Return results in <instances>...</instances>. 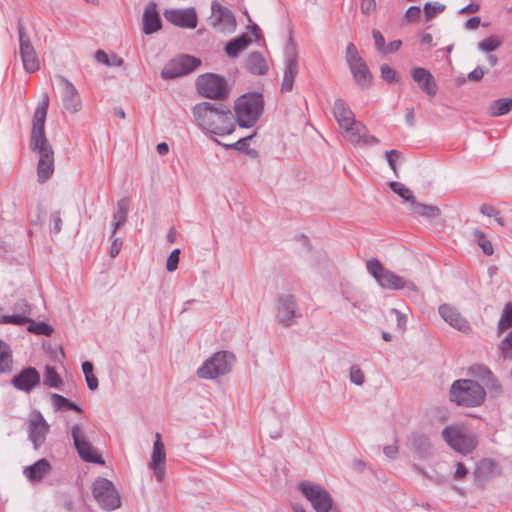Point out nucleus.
Wrapping results in <instances>:
<instances>
[{
    "label": "nucleus",
    "instance_id": "f257e3e1",
    "mask_svg": "<svg viewBox=\"0 0 512 512\" xmlns=\"http://www.w3.org/2000/svg\"><path fill=\"white\" fill-rule=\"evenodd\" d=\"M48 106L49 96L44 93L34 111L30 135V148L39 155L37 175L41 182L49 179L54 172V151L45 135Z\"/></svg>",
    "mask_w": 512,
    "mask_h": 512
},
{
    "label": "nucleus",
    "instance_id": "f03ea898",
    "mask_svg": "<svg viewBox=\"0 0 512 512\" xmlns=\"http://www.w3.org/2000/svg\"><path fill=\"white\" fill-rule=\"evenodd\" d=\"M192 113L196 124L207 134L226 136L235 130V117L227 105L201 102Z\"/></svg>",
    "mask_w": 512,
    "mask_h": 512
},
{
    "label": "nucleus",
    "instance_id": "7ed1b4c3",
    "mask_svg": "<svg viewBox=\"0 0 512 512\" xmlns=\"http://www.w3.org/2000/svg\"><path fill=\"white\" fill-rule=\"evenodd\" d=\"M486 397L485 389L475 380L459 379L453 382L449 391L450 401L458 406L477 407Z\"/></svg>",
    "mask_w": 512,
    "mask_h": 512
},
{
    "label": "nucleus",
    "instance_id": "20e7f679",
    "mask_svg": "<svg viewBox=\"0 0 512 512\" xmlns=\"http://www.w3.org/2000/svg\"><path fill=\"white\" fill-rule=\"evenodd\" d=\"M235 115L240 127H252L263 111V99L259 94H245L235 103Z\"/></svg>",
    "mask_w": 512,
    "mask_h": 512
},
{
    "label": "nucleus",
    "instance_id": "39448f33",
    "mask_svg": "<svg viewBox=\"0 0 512 512\" xmlns=\"http://www.w3.org/2000/svg\"><path fill=\"white\" fill-rule=\"evenodd\" d=\"M368 272L375 278L378 284L385 289L399 290L407 289L416 291V285L411 281H406L403 277L387 270L376 258H371L366 262Z\"/></svg>",
    "mask_w": 512,
    "mask_h": 512
},
{
    "label": "nucleus",
    "instance_id": "423d86ee",
    "mask_svg": "<svg viewBox=\"0 0 512 512\" xmlns=\"http://www.w3.org/2000/svg\"><path fill=\"white\" fill-rule=\"evenodd\" d=\"M234 355L227 351L214 353L197 369V375L203 379H216L232 369Z\"/></svg>",
    "mask_w": 512,
    "mask_h": 512
},
{
    "label": "nucleus",
    "instance_id": "0eeeda50",
    "mask_svg": "<svg viewBox=\"0 0 512 512\" xmlns=\"http://www.w3.org/2000/svg\"><path fill=\"white\" fill-rule=\"evenodd\" d=\"M92 494L100 508L114 511L121 506V498L112 481L98 477L92 484Z\"/></svg>",
    "mask_w": 512,
    "mask_h": 512
},
{
    "label": "nucleus",
    "instance_id": "6e6552de",
    "mask_svg": "<svg viewBox=\"0 0 512 512\" xmlns=\"http://www.w3.org/2000/svg\"><path fill=\"white\" fill-rule=\"evenodd\" d=\"M444 441L455 451L467 454L477 445L473 434L458 426H446L442 431Z\"/></svg>",
    "mask_w": 512,
    "mask_h": 512
},
{
    "label": "nucleus",
    "instance_id": "1a4fd4ad",
    "mask_svg": "<svg viewBox=\"0 0 512 512\" xmlns=\"http://www.w3.org/2000/svg\"><path fill=\"white\" fill-rule=\"evenodd\" d=\"M298 488L316 512L330 511L333 500L329 492L322 486L311 481H303L299 483Z\"/></svg>",
    "mask_w": 512,
    "mask_h": 512
},
{
    "label": "nucleus",
    "instance_id": "9d476101",
    "mask_svg": "<svg viewBox=\"0 0 512 512\" xmlns=\"http://www.w3.org/2000/svg\"><path fill=\"white\" fill-rule=\"evenodd\" d=\"M198 92L210 99H222L228 94L225 79L215 74L200 75L196 81Z\"/></svg>",
    "mask_w": 512,
    "mask_h": 512
},
{
    "label": "nucleus",
    "instance_id": "9b49d317",
    "mask_svg": "<svg viewBox=\"0 0 512 512\" xmlns=\"http://www.w3.org/2000/svg\"><path fill=\"white\" fill-rule=\"evenodd\" d=\"M301 317L297 301L292 294H282L276 301V320L284 327H290Z\"/></svg>",
    "mask_w": 512,
    "mask_h": 512
},
{
    "label": "nucleus",
    "instance_id": "f8f14e48",
    "mask_svg": "<svg viewBox=\"0 0 512 512\" xmlns=\"http://www.w3.org/2000/svg\"><path fill=\"white\" fill-rule=\"evenodd\" d=\"M201 64L200 59L190 55H180L171 59L162 69L163 79H174L194 71Z\"/></svg>",
    "mask_w": 512,
    "mask_h": 512
},
{
    "label": "nucleus",
    "instance_id": "ddd939ff",
    "mask_svg": "<svg viewBox=\"0 0 512 512\" xmlns=\"http://www.w3.org/2000/svg\"><path fill=\"white\" fill-rule=\"evenodd\" d=\"M17 30L23 67L26 72L33 73L39 69L40 64L30 38L25 32V28L21 19H19L17 22Z\"/></svg>",
    "mask_w": 512,
    "mask_h": 512
},
{
    "label": "nucleus",
    "instance_id": "4468645a",
    "mask_svg": "<svg viewBox=\"0 0 512 512\" xmlns=\"http://www.w3.org/2000/svg\"><path fill=\"white\" fill-rule=\"evenodd\" d=\"M74 446L82 460L88 463L104 464V460L96 449L86 440L84 432L79 424L71 428Z\"/></svg>",
    "mask_w": 512,
    "mask_h": 512
},
{
    "label": "nucleus",
    "instance_id": "2eb2a0df",
    "mask_svg": "<svg viewBox=\"0 0 512 512\" xmlns=\"http://www.w3.org/2000/svg\"><path fill=\"white\" fill-rule=\"evenodd\" d=\"M299 72L297 52L294 47H287L285 50V61L283 70V79L281 83V92L292 91L294 81Z\"/></svg>",
    "mask_w": 512,
    "mask_h": 512
},
{
    "label": "nucleus",
    "instance_id": "dca6fc26",
    "mask_svg": "<svg viewBox=\"0 0 512 512\" xmlns=\"http://www.w3.org/2000/svg\"><path fill=\"white\" fill-rule=\"evenodd\" d=\"M58 83L61 87L62 102L66 110L76 113L82 108V101L76 87L65 77L59 76Z\"/></svg>",
    "mask_w": 512,
    "mask_h": 512
},
{
    "label": "nucleus",
    "instance_id": "f3484780",
    "mask_svg": "<svg viewBox=\"0 0 512 512\" xmlns=\"http://www.w3.org/2000/svg\"><path fill=\"white\" fill-rule=\"evenodd\" d=\"M211 9L210 23L214 28L221 32L230 31L234 28L235 18L228 8L222 6L217 1H213Z\"/></svg>",
    "mask_w": 512,
    "mask_h": 512
},
{
    "label": "nucleus",
    "instance_id": "a211bd4d",
    "mask_svg": "<svg viewBox=\"0 0 512 512\" xmlns=\"http://www.w3.org/2000/svg\"><path fill=\"white\" fill-rule=\"evenodd\" d=\"M403 202L407 204L408 211L425 219L432 220L440 215V209L435 205H428L419 202L415 194H398Z\"/></svg>",
    "mask_w": 512,
    "mask_h": 512
},
{
    "label": "nucleus",
    "instance_id": "6ab92c4d",
    "mask_svg": "<svg viewBox=\"0 0 512 512\" xmlns=\"http://www.w3.org/2000/svg\"><path fill=\"white\" fill-rule=\"evenodd\" d=\"M164 16L168 22L182 28L197 26V15L194 8L166 10Z\"/></svg>",
    "mask_w": 512,
    "mask_h": 512
},
{
    "label": "nucleus",
    "instance_id": "aec40b11",
    "mask_svg": "<svg viewBox=\"0 0 512 512\" xmlns=\"http://www.w3.org/2000/svg\"><path fill=\"white\" fill-rule=\"evenodd\" d=\"M49 431V425L40 412H37L29 420V439L33 443L35 449H38L46 439Z\"/></svg>",
    "mask_w": 512,
    "mask_h": 512
},
{
    "label": "nucleus",
    "instance_id": "412c9836",
    "mask_svg": "<svg viewBox=\"0 0 512 512\" xmlns=\"http://www.w3.org/2000/svg\"><path fill=\"white\" fill-rule=\"evenodd\" d=\"M15 388L24 392H31L40 384V374L34 367H27L12 379Z\"/></svg>",
    "mask_w": 512,
    "mask_h": 512
},
{
    "label": "nucleus",
    "instance_id": "4be33fe9",
    "mask_svg": "<svg viewBox=\"0 0 512 512\" xmlns=\"http://www.w3.org/2000/svg\"><path fill=\"white\" fill-rule=\"evenodd\" d=\"M438 311L443 320L453 328L463 333H467L468 331H470L471 327L469 322L460 314V312L455 307L449 304H442L440 305Z\"/></svg>",
    "mask_w": 512,
    "mask_h": 512
},
{
    "label": "nucleus",
    "instance_id": "5701e85b",
    "mask_svg": "<svg viewBox=\"0 0 512 512\" xmlns=\"http://www.w3.org/2000/svg\"><path fill=\"white\" fill-rule=\"evenodd\" d=\"M411 76L425 94L430 97L436 95L437 84L434 76L429 70L421 67H415L411 70Z\"/></svg>",
    "mask_w": 512,
    "mask_h": 512
},
{
    "label": "nucleus",
    "instance_id": "b1692460",
    "mask_svg": "<svg viewBox=\"0 0 512 512\" xmlns=\"http://www.w3.org/2000/svg\"><path fill=\"white\" fill-rule=\"evenodd\" d=\"M333 114L340 128H347L348 126L355 124L354 113L342 99H337L335 101Z\"/></svg>",
    "mask_w": 512,
    "mask_h": 512
},
{
    "label": "nucleus",
    "instance_id": "393cba45",
    "mask_svg": "<svg viewBox=\"0 0 512 512\" xmlns=\"http://www.w3.org/2000/svg\"><path fill=\"white\" fill-rule=\"evenodd\" d=\"M161 28V20L157 12V6L150 2L143 13V32L150 35Z\"/></svg>",
    "mask_w": 512,
    "mask_h": 512
},
{
    "label": "nucleus",
    "instance_id": "a878e982",
    "mask_svg": "<svg viewBox=\"0 0 512 512\" xmlns=\"http://www.w3.org/2000/svg\"><path fill=\"white\" fill-rule=\"evenodd\" d=\"M410 448L420 457L426 458L431 453V442L428 436L415 433L409 438Z\"/></svg>",
    "mask_w": 512,
    "mask_h": 512
},
{
    "label": "nucleus",
    "instance_id": "bb28decb",
    "mask_svg": "<svg viewBox=\"0 0 512 512\" xmlns=\"http://www.w3.org/2000/svg\"><path fill=\"white\" fill-rule=\"evenodd\" d=\"M246 69L254 75H265L268 72V65L265 58L259 52H252L245 61Z\"/></svg>",
    "mask_w": 512,
    "mask_h": 512
},
{
    "label": "nucleus",
    "instance_id": "cd10ccee",
    "mask_svg": "<svg viewBox=\"0 0 512 512\" xmlns=\"http://www.w3.org/2000/svg\"><path fill=\"white\" fill-rule=\"evenodd\" d=\"M355 82L362 88H367L371 84V73L364 60L349 66Z\"/></svg>",
    "mask_w": 512,
    "mask_h": 512
},
{
    "label": "nucleus",
    "instance_id": "c85d7f7f",
    "mask_svg": "<svg viewBox=\"0 0 512 512\" xmlns=\"http://www.w3.org/2000/svg\"><path fill=\"white\" fill-rule=\"evenodd\" d=\"M51 470V465L46 459H40L28 466L24 470V474L31 481H40L47 475Z\"/></svg>",
    "mask_w": 512,
    "mask_h": 512
},
{
    "label": "nucleus",
    "instance_id": "c756f323",
    "mask_svg": "<svg viewBox=\"0 0 512 512\" xmlns=\"http://www.w3.org/2000/svg\"><path fill=\"white\" fill-rule=\"evenodd\" d=\"M50 399L55 411L73 410L78 413H83V409L79 405L60 394L51 393Z\"/></svg>",
    "mask_w": 512,
    "mask_h": 512
},
{
    "label": "nucleus",
    "instance_id": "7c9ffc66",
    "mask_svg": "<svg viewBox=\"0 0 512 512\" xmlns=\"http://www.w3.org/2000/svg\"><path fill=\"white\" fill-rule=\"evenodd\" d=\"M345 131V136L354 145L361 144L364 139L366 128L362 123L355 120V124L342 128Z\"/></svg>",
    "mask_w": 512,
    "mask_h": 512
},
{
    "label": "nucleus",
    "instance_id": "2f4dec72",
    "mask_svg": "<svg viewBox=\"0 0 512 512\" xmlns=\"http://www.w3.org/2000/svg\"><path fill=\"white\" fill-rule=\"evenodd\" d=\"M12 351L10 346L0 340V373H7L12 370Z\"/></svg>",
    "mask_w": 512,
    "mask_h": 512
},
{
    "label": "nucleus",
    "instance_id": "473e14b6",
    "mask_svg": "<svg viewBox=\"0 0 512 512\" xmlns=\"http://www.w3.org/2000/svg\"><path fill=\"white\" fill-rule=\"evenodd\" d=\"M251 40L246 36H240L228 42L225 51L229 57H236L241 51L247 48Z\"/></svg>",
    "mask_w": 512,
    "mask_h": 512
},
{
    "label": "nucleus",
    "instance_id": "72a5a7b5",
    "mask_svg": "<svg viewBox=\"0 0 512 512\" xmlns=\"http://www.w3.org/2000/svg\"><path fill=\"white\" fill-rule=\"evenodd\" d=\"M130 210V198L124 197L118 201L113 220L119 221L120 223H126L127 216Z\"/></svg>",
    "mask_w": 512,
    "mask_h": 512
},
{
    "label": "nucleus",
    "instance_id": "f704fd0d",
    "mask_svg": "<svg viewBox=\"0 0 512 512\" xmlns=\"http://www.w3.org/2000/svg\"><path fill=\"white\" fill-rule=\"evenodd\" d=\"M166 453L164 444L161 441L160 434H156V440L153 445L151 464H165Z\"/></svg>",
    "mask_w": 512,
    "mask_h": 512
},
{
    "label": "nucleus",
    "instance_id": "c9c22d12",
    "mask_svg": "<svg viewBox=\"0 0 512 512\" xmlns=\"http://www.w3.org/2000/svg\"><path fill=\"white\" fill-rule=\"evenodd\" d=\"M511 107L512 103L509 98L498 99L491 104L489 113L492 116H501L507 114Z\"/></svg>",
    "mask_w": 512,
    "mask_h": 512
},
{
    "label": "nucleus",
    "instance_id": "e433bc0d",
    "mask_svg": "<svg viewBox=\"0 0 512 512\" xmlns=\"http://www.w3.org/2000/svg\"><path fill=\"white\" fill-rule=\"evenodd\" d=\"M63 384L62 379L58 375L57 371L52 366L45 367L44 373V385L59 389Z\"/></svg>",
    "mask_w": 512,
    "mask_h": 512
},
{
    "label": "nucleus",
    "instance_id": "4c0bfd02",
    "mask_svg": "<svg viewBox=\"0 0 512 512\" xmlns=\"http://www.w3.org/2000/svg\"><path fill=\"white\" fill-rule=\"evenodd\" d=\"M95 59L97 62L104 64L106 66H112V67H120L123 65V59L120 58L117 55L109 56L105 51L98 50L95 53Z\"/></svg>",
    "mask_w": 512,
    "mask_h": 512
},
{
    "label": "nucleus",
    "instance_id": "58836bf2",
    "mask_svg": "<svg viewBox=\"0 0 512 512\" xmlns=\"http://www.w3.org/2000/svg\"><path fill=\"white\" fill-rule=\"evenodd\" d=\"M94 366L90 361L82 363V371L85 376L87 386L90 390H96L98 388V378L93 373Z\"/></svg>",
    "mask_w": 512,
    "mask_h": 512
},
{
    "label": "nucleus",
    "instance_id": "ea45409f",
    "mask_svg": "<svg viewBox=\"0 0 512 512\" xmlns=\"http://www.w3.org/2000/svg\"><path fill=\"white\" fill-rule=\"evenodd\" d=\"M28 324L27 330L36 335L51 336L53 333V329L45 322H36L31 318Z\"/></svg>",
    "mask_w": 512,
    "mask_h": 512
},
{
    "label": "nucleus",
    "instance_id": "a19ab883",
    "mask_svg": "<svg viewBox=\"0 0 512 512\" xmlns=\"http://www.w3.org/2000/svg\"><path fill=\"white\" fill-rule=\"evenodd\" d=\"M473 236L475 240L477 241L478 245L482 249L483 253L486 255H492L494 252L492 243L487 239L485 234L479 230L475 229L473 231Z\"/></svg>",
    "mask_w": 512,
    "mask_h": 512
},
{
    "label": "nucleus",
    "instance_id": "79ce46f5",
    "mask_svg": "<svg viewBox=\"0 0 512 512\" xmlns=\"http://www.w3.org/2000/svg\"><path fill=\"white\" fill-rule=\"evenodd\" d=\"M512 327V311L510 308H507L506 305L502 311L501 317L499 319L497 330L498 334L503 333L505 330Z\"/></svg>",
    "mask_w": 512,
    "mask_h": 512
},
{
    "label": "nucleus",
    "instance_id": "37998d69",
    "mask_svg": "<svg viewBox=\"0 0 512 512\" xmlns=\"http://www.w3.org/2000/svg\"><path fill=\"white\" fill-rule=\"evenodd\" d=\"M498 350L504 359H512V331L499 343Z\"/></svg>",
    "mask_w": 512,
    "mask_h": 512
},
{
    "label": "nucleus",
    "instance_id": "c03bdc74",
    "mask_svg": "<svg viewBox=\"0 0 512 512\" xmlns=\"http://www.w3.org/2000/svg\"><path fill=\"white\" fill-rule=\"evenodd\" d=\"M31 321L30 317L21 315L19 313L14 315H3L0 317V324H14V325H25Z\"/></svg>",
    "mask_w": 512,
    "mask_h": 512
},
{
    "label": "nucleus",
    "instance_id": "a18cd8bd",
    "mask_svg": "<svg viewBox=\"0 0 512 512\" xmlns=\"http://www.w3.org/2000/svg\"><path fill=\"white\" fill-rule=\"evenodd\" d=\"M345 54L348 66L357 64L358 62L363 60L362 57L359 55L356 46L353 43L347 44Z\"/></svg>",
    "mask_w": 512,
    "mask_h": 512
},
{
    "label": "nucleus",
    "instance_id": "49530a36",
    "mask_svg": "<svg viewBox=\"0 0 512 512\" xmlns=\"http://www.w3.org/2000/svg\"><path fill=\"white\" fill-rule=\"evenodd\" d=\"M501 41L494 36H489L483 41L479 42L478 47L484 52H492L500 47Z\"/></svg>",
    "mask_w": 512,
    "mask_h": 512
},
{
    "label": "nucleus",
    "instance_id": "de8ad7c7",
    "mask_svg": "<svg viewBox=\"0 0 512 512\" xmlns=\"http://www.w3.org/2000/svg\"><path fill=\"white\" fill-rule=\"evenodd\" d=\"M445 5L443 4H440L438 2H434V3H426L424 5V14L425 16L428 18V19H431L433 17H435L437 14L443 12L445 10Z\"/></svg>",
    "mask_w": 512,
    "mask_h": 512
},
{
    "label": "nucleus",
    "instance_id": "09e8293b",
    "mask_svg": "<svg viewBox=\"0 0 512 512\" xmlns=\"http://www.w3.org/2000/svg\"><path fill=\"white\" fill-rule=\"evenodd\" d=\"M349 379L355 385L361 386L364 384L365 375L358 365L351 366L349 372Z\"/></svg>",
    "mask_w": 512,
    "mask_h": 512
},
{
    "label": "nucleus",
    "instance_id": "8fccbe9b",
    "mask_svg": "<svg viewBox=\"0 0 512 512\" xmlns=\"http://www.w3.org/2000/svg\"><path fill=\"white\" fill-rule=\"evenodd\" d=\"M385 158L390 168L396 173V162L403 159L402 153L398 150L386 151Z\"/></svg>",
    "mask_w": 512,
    "mask_h": 512
},
{
    "label": "nucleus",
    "instance_id": "3c124183",
    "mask_svg": "<svg viewBox=\"0 0 512 512\" xmlns=\"http://www.w3.org/2000/svg\"><path fill=\"white\" fill-rule=\"evenodd\" d=\"M50 230L56 234L60 233L62 230V218L60 211H53L50 214Z\"/></svg>",
    "mask_w": 512,
    "mask_h": 512
},
{
    "label": "nucleus",
    "instance_id": "603ef678",
    "mask_svg": "<svg viewBox=\"0 0 512 512\" xmlns=\"http://www.w3.org/2000/svg\"><path fill=\"white\" fill-rule=\"evenodd\" d=\"M180 249H174L167 258L166 269L173 272L177 269L179 264Z\"/></svg>",
    "mask_w": 512,
    "mask_h": 512
},
{
    "label": "nucleus",
    "instance_id": "864d4df0",
    "mask_svg": "<svg viewBox=\"0 0 512 512\" xmlns=\"http://www.w3.org/2000/svg\"><path fill=\"white\" fill-rule=\"evenodd\" d=\"M372 36L375 42L376 49L379 53L385 54V39L381 32L377 29H373Z\"/></svg>",
    "mask_w": 512,
    "mask_h": 512
},
{
    "label": "nucleus",
    "instance_id": "5fc2aeb1",
    "mask_svg": "<svg viewBox=\"0 0 512 512\" xmlns=\"http://www.w3.org/2000/svg\"><path fill=\"white\" fill-rule=\"evenodd\" d=\"M380 70H381V77L385 81L392 83L397 80L396 79V71L394 69H392L389 65H387V64L382 65Z\"/></svg>",
    "mask_w": 512,
    "mask_h": 512
},
{
    "label": "nucleus",
    "instance_id": "6e6d98bb",
    "mask_svg": "<svg viewBox=\"0 0 512 512\" xmlns=\"http://www.w3.org/2000/svg\"><path fill=\"white\" fill-rule=\"evenodd\" d=\"M14 310L21 315L27 316L31 313V306L26 300L22 299L15 303Z\"/></svg>",
    "mask_w": 512,
    "mask_h": 512
},
{
    "label": "nucleus",
    "instance_id": "4d7b16f0",
    "mask_svg": "<svg viewBox=\"0 0 512 512\" xmlns=\"http://www.w3.org/2000/svg\"><path fill=\"white\" fill-rule=\"evenodd\" d=\"M420 14H421L420 7L411 6L407 9V11L405 13V19L408 22H412V21L417 20L420 17Z\"/></svg>",
    "mask_w": 512,
    "mask_h": 512
},
{
    "label": "nucleus",
    "instance_id": "13d9d810",
    "mask_svg": "<svg viewBox=\"0 0 512 512\" xmlns=\"http://www.w3.org/2000/svg\"><path fill=\"white\" fill-rule=\"evenodd\" d=\"M376 9L375 0H361V11L363 14H371Z\"/></svg>",
    "mask_w": 512,
    "mask_h": 512
},
{
    "label": "nucleus",
    "instance_id": "bf43d9fd",
    "mask_svg": "<svg viewBox=\"0 0 512 512\" xmlns=\"http://www.w3.org/2000/svg\"><path fill=\"white\" fill-rule=\"evenodd\" d=\"M122 243H123V241L120 238L113 239L110 250H109V255L111 258H115L120 253Z\"/></svg>",
    "mask_w": 512,
    "mask_h": 512
},
{
    "label": "nucleus",
    "instance_id": "052dcab7",
    "mask_svg": "<svg viewBox=\"0 0 512 512\" xmlns=\"http://www.w3.org/2000/svg\"><path fill=\"white\" fill-rule=\"evenodd\" d=\"M390 313L394 314L396 316L398 328L401 329V330H404L405 326H406V321H407L406 320V316L404 314H402L399 310L395 309V308H392L390 310Z\"/></svg>",
    "mask_w": 512,
    "mask_h": 512
},
{
    "label": "nucleus",
    "instance_id": "680f3d73",
    "mask_svg": "<svg viewBox=\"0 0 512 512\" xmlns=\"http://www.w3.org/2000/svg\"><path fill=\"white\" fill-rule=\"evenodd\" d=\"M480 212L488 217H496L499 214L498 210L490 204L481 205Z\"/></svg>",
    "mask_w": 512,
    "mask_h": 512
},
{
    "label": "nucleus",
    "instance_id": "e2e57ef3",
    "mask_svg": "<svg viewBox=\"0 0 512 512\" xmlns=\"http://www.w3.org/2000/svg\"><path fill=\"white\" fill-rule=\"evenodd\" d=\"M484 74L485 71L478 66L468 74V79L473 82H478L483 78Z\"/></svg>",
    "mask_w": 512,
    "mask_h": 512
},
{
    "label": "nucleus",
    "instance_id": "0e129e2a",
    "mask_svg": "<svg viewBox=\"0 0 512 512\" xmlns=\"http://www.w3.org/2000/svg\"><path fill=\"white\" fill-rule=\"evenodd\" d=\"M153 471H154V475L157 479L158 482H161L163 479H164V475H165V467H164V464H150Z\"/></svg>",
    "mask_w": 512,
    "mask_h": 512
},
{
    "label": "nucleus",
    "instance_id": "69168bd1",
    "mask_svg": "<svg viewBox=\"0 0 512 512\" xmlns=\"http://www.w3.org/2000/svg\"><path fill=\"white\" fill-rule=\"evenodd\" d=\"M468 471L465 465L461 462L457 463L456 470L454 472V478L457 480L463 479L467 475Z\"/></svg>",
    "mask_w": 512,
    "mask_h": 512
},
{
    "label": "nucleus",
    "instance_id": "338daca9",
    "mask_svg": "<svg viewBox=\"0 0 512 512\" xmlns=\"http://www.w3.org/2000/svg\"><path fill=\"white\" fill-rule=\"evenodd\" d=\"M481 23V19L478 16L471 17L465 22V28L468 30H474L478 28Z\"/></svg>",
    "mask_w": 512,
    "mask_h": 512
},
{
    "label": "nucleus",
    "instance_id": "774afa93",
    "mask_svg": "<svg viewBox=\"0 0 512 512\" xmlns=\"http://www.w3.org/2000/svg\"><path fill=\"white\" fill-rule=\"evenodd\" d=\"M383 452L388 458L394 459L398 454V447L396 445H387L384 447Z\"/></svg>",
    "mask_w": 512,
    "mask_h": 512
}]
</instances>
